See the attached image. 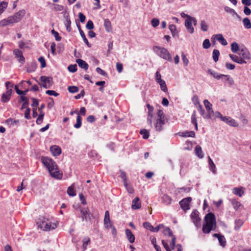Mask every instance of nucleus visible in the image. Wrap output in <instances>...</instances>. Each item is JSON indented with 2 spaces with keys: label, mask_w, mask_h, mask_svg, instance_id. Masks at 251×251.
<instances>
[{
  "label": "nucleus",
  "mask_w": 251,
  "mask_h": 251,
  "mask_svg": "<svg viewBox=\"0 0 251 251\" xmlns=\"http://www.w3.org/2000/svg\"><path fill=\"white\" fill-rule=\"evenodd\" d=\"M160 86L161 90L165 92L168 91L167 85L164 80H161L157 82Z\"/></svg>",
  "instance_id": "nucleus-39"
},
{
  "label": "nucleus",
  "mask_w": 251,
  "mask_h": 251,
  "mask_svg": "<svg viewBox=\"0 0 251 251\" xmlns=\"http://www.w3.org/2000/svg\"><path fill=\"white\" fill-rule=\"evenodd\" d=\"M208 162L209 169L212 172V173L214 174H216L217 173L216 166L210 156L208 157Z\"/></svg>",
  "instance_id": "nucleus-24"
},
{
  "label": "nucleus",
  "mask_w": 251,
  "mask_h": 251,
  "mask_svg": "<svg viewBox=\"0 0 251 251\" xmlns=\"http://www.w3.org/2000/svg\"><path fill=\"white\" fill-rule=\"evenodd\" d=\"M86 27L89 30L93 29L94 26L93 22L91 20H89L87 23Z\"/></svg>",
  "instance_id": "nucleus-61"
},
{
  "label": "nucleus",
  "mask_w": 251,
  "mask_h": 251,
  "mask_svg": "<svg viewBox=\"0 0 251 251\" xmlns=\"http://www.w3.org/2000/svg\"><path fill=\"white\" fill-rule=\"evenodd\" d=\"M71 21L70 18L68 16H67L66 17L65 25L66 27V29L68 32H70L71 30Z\"/></svg>",
  "instance_id": "nucleus-34"
},
{
  "label": "nucleus",
  "mask_w": 251,
  "mask_h": 251,
  "mask_svg": "<svg viewBox=\"0 0 251 251\" xmlns=\"http://www.w3.org/2000/svg\"><path fill=\"white\" fill-rule=\"evenodd\" d=\"M191 122L195 125V129L198 130V124L197 121L196 112L194 111L191 116Z\"/></svg>",
  "instance_id": "nucleus-36"
},
{
  "label": "nucleus",
  "mask_w": 251,
  "mask_h": 251,
  "mask_svg": "<svg viewBox=\"0 0 251 251\" xmlns=\"http://www.w3.org/2000/svg\"><path fill=\"white\" fill-rule=\"evenodd\" d=\"M80 34L81 37L82 38L84 42L87 45V46L89 48L91 47V45L89 43L88 40L87 39V38L85 36L84 33L83 32V31L82 30H80Z\"/></svg>",
  "instance_id": "nucleus-47"
},
{
  "label": "nucleus",
  "mask_w": 251,
  "mask_h": 251,
  "mask_svg": "<svg viewBox=\"0 0 251 251\" xmlns=\"http://www.w3.org/2000/svg\"><path fill=\"white\" fill-rule=\"evenodd\" d=\"M20 99L21 100L23 101V103L22 104L21 109H23L24 108L28 107V105L29 104L28 98L26 97L21 96Z\"/></svg>",
  "instance_id": "nucleus-27"
},
{
  "label": "nucleus",
  "mask_w": 251,
  "mask_h": 251,
  "mask_svg": "<svg viewBox=\"0 0 251 251\" xmlns=\"http://www.w3.org/2000/svg\"><path fill=\"white\" fill-rule=\"evenodd\" d=\"M191 218L193 223L197 228L201 226V219L199 217V212L197 210H194L191 214Z\"/></svg>",
  "instance_id": "nucleus-6"
},
{
  "label": "nucleus",
  "mask_w": 251,
  "mask_h": 251,
  "mask_svg": "<svg viewBox=\"0 0 251 251\" xmlns=\"http://www.w3.org/2000/svg\"><path fill=\"white\" fill-rule=\"evenodd\" d=\"M8 3L6 2L2 1L0 3V15H1L7 8Z\"/></svg>",
  "instance_id": "nucleus-42"
},
{
  "label": "nucleus",
  "mask_w": 251,
  "mask_h": 251,
  "mask_svg": "<svg viewBox=\"0 0 251 251\" xmlns=\"http://www.w3.org/2000/svg\"><path fill=\"white\" fill-rule=\"evenodd\" d=\"M163 202L166 205H169L171 203L172 199L167 195H164L162 197Z\"/></svg>",
  "instance_id": "nucleus-32"
},
{
  "label": "nucleus",
  "mask_w": 251,
  "mask_h": 251,
  "mask_svg": "<svg viewBox=\"0 0 251 251\" xmlns=\"http://www.w3.org/2000/svg\"><path fill=\"white\" fill-rule=\"evenodd\" d=\"M244 25L246 28H250L251 27V23L250 20L248 18H245L243 21Z\"/></svg>",
  "instance_id": "nucleus-41"
},
{
  "label": "nucleus",
  "mask_w": 251,
  "mask_h": 251,
  "mask_svg": "<svg viewBox=\"0 0 251 251\" xmlns=\"http://www.w3.org/2000/svg\"><path fill=\"white\" fill-rule=\"evenodd\" d=\"M153 107L152 106H151L150 108H148V116L147 118V121L150 126L152 127V119L153 118Z\"/></svg>",
  "instance_id": "nucleus-22"
},
{
  "label": "nucleus",
  "mask_w": 251,
  "mask_h": 251,
  "mask_svg": "<svg viewBox=\"0 0 251 251\" xmlns=\"http://www.w3.org/2000/svg\"><path fill=\"white\" fill-rule=\"evenodd\" d=\"M39 61L41 63V68H43L46 66V63L44 57L41 56L38 59Z\"/></svg>",
  "instance_id": "nucleus-59"
},
{
  "label": "nucleus",
  "mask_w": 251,
  "mask_h": 251,
  "mask_svg": "<svg viewBox=\"0 0 251 251\" xmlns=\"http://www.w3.org/2000/svg\"><path fill=\"white\" fill-rule=\"evenodd\" d=\"M223 121L226 123L229 126H232L234 127H236L238 126V123L235 120H234V119H232L231 118H230L229 117L225 116L224 119H223Z\"/></svg>",
  "instance_id": "nucleus-15"
},
{
  "label": "nucleus",
  "mask_w": 251,
  "mask_h": 251,
  "mask_svg": "<svg viewBox=\"0 0 251 251\" xmlns=\"http://www.w3.org/2000/svg\"><path fill=\"white\" fill-rule=\"evenodd\" d=\"M162 232L165 235H167L169 237H172V242L170 243V246L172 247V249L174 250L176 244V237L174 236L172 230L169 227H165Z\"/></svg>",
  "instance_id": "nucleus-9"
},
{
  "label": "nucleus",
  "mask_w": 251,
  "mask_h": 251,
  "mask_svg": "<svg viewBox=\"0 0 251 251\" xmlns=\"http://www.w3.org/2000/svg\"><path fill=\"white\" fill-rule=\"evenodd\" d=\"M81 126V118L79 114H78L76 118V123L74 125V127L78 128Z\"/></svg>",
  "instance_id": "nucleus-45"
},
{
  "label": "nucleus",
  "mask_w": 251,
  "mask_h": 251,
  "mask_svg": "<svg viewBox=\"0 0 251 251\" xmlns=\"http://www.w3.org/2000/svg\"><path fill=\"white\" fill-rule=\"evenodd\" d=\"M42 163L47 168L50 175L53 178L61 179L63 176L62 173L59 170L56 162L51 158L42 156L41 158Z\"/></svg>",
  "instance_id": "nucleus-1"
},
{
  "label": "nucleus",
  "mask_w": 251,
  "mask_h": 251,
  "mask_svg": "<svg viewBox=\"0 0 251 251\" xmlns=\"http://www.w3.org/2000/svg\"><path fill=\"white\" fill-rule=\"evenodd\" d=\"M153 50L160 57L170 62L172 61L171 54L166 49L159 46H154Z\"/></svg>",
  "instance_id": "nucleus-4"
},
{
  "label": "nucleus",
  "mask_w": 251,
  "mask_h": 251,
  "mask_svg": "<svg viewBox=\"0 0 251 251\" xmlns=\"http://www.w3.org/2000/svg\"><path fill=\"white\" fill-rule=\"evenodd\" d=\"M157 118L156 119L165 120V115L162 110H158L157 111Z\"/></svg>",
  "instance_id": "nucleus-52"
},
{
  "label": "nucleus",
  "mask_w": 251,
  "mask_h": 251,
  "mask_svg": "<svg viewBox=\"0 0 251 251\" xmlns=\"http://www.w3.org/2000/svg\"><path fill=\"white\" fill-rule=\"evenodd\" d=\"M120 177L123 180L124 186L126 187H127V177H126V173L124 172H121Z\"/></svg>",
  "instance_id": "nucleus-50"
},
{
  "label": "nucleus",
  "mask_w": 251,
  "mask_h": 251,
  "mask_svg": "<svg viewBox=\"0 0 251 251\" xmlns=\"http://www.w3.org/2000/svg\"><path fill=\"white\" fill-rule=\"evenodd\" d=\"M131 207L133 209H138L141 207V203L139 201V199L136 197L132 201Z\"/></svg>",
  "instance_id": "nucleus-26"
},
{
  "label": "nucleus",
  "mask_w": 251,
  "mask_h": 251,
  "mask_svg": "<svg viewBox=\"0 0 251 251\" xmlns=\"http://www.w3.org/2000/svg\"><path fill=\"white\" fill-rule=\"evenodd\" d=\"M224 9L226 12L230 13L233 16H234V14H236V12L234 9H233L228 6H226Z\"/></svg>",
  "instance_id": "nucleus-60"
},
{
  "label": "nucleus",
  "mask_w": 251,
  "mask_h": 251,
  "mask_svg": "<svg viewBox=\"0 0 251 251\" xmlns=\"http://www.w3.org/2000/svg\"><path fill=\"white\" fill-rule=\"evenodd\" d=\"M240 55L242 56L243 58L239 57L234 54H229V57L233 61L239 64L246 63V61L244 60V59L247 58V55H246L243 50H242L241 51L240 53Z\"/></svg>",
  "instance_id": "nucleus-5"
},
{
  "label": "nucleus",
  "mask_w": 251,
  "mask_h": 251,
  "mask_svg": "<svg viewBox=\"0 0 251 251\" xmlns=\"http://www.w3.org/2000/svg\"><path fill=\"white\" fill-rule=\"evenodd\" d=\"M80 212L82 221L91 220L93 217V214L90 212L88 207L80 208Z\"/></svg>",
  "instance_id": "nucleus-8"
},
{
  "label": "nucleus",
  "mask_w": 251,
  "mask_h": 251,
  "mask_svg": "<svg viewBox=\"0 0 251 251\" xmlns=\"http://www.w3.org/2000/svg\"><path fill=\"white\" fill-rule=\"evenodd\" d=\"M151 25L153 27H156L159 24V21L157 19L153 18L151 21Z\"/></svg>",
  "instance_id": "nucleus-63"
},
{
  "label": "nucleus",
  "mask_w": 251,
  "mask_h": 251,
  "mask_svg": "<svg viewBox=\"0 0 251 251\" xmlns=\"http://www.w3.org/2000/svg\"><path fill=\"white\" fill-rule=\"evenodd\" d=\"M52 5L53 6L52 10L54 11H61L64 9V6L60 4H53Z\"/></svg>",
  "instance_id": "nucleus-40"
},
{
  "label": "nucleus",
  "mask_w": 251,
  "mask_h": 251,
  "mask_svg": "<svg viewBox=\"0 0 251 251\" xmlns=\"http://www.w3.org/2000/svg\"><path fill=\"white\" fill-rule=\"evenodd\" d=\"M169 28L173 36H174L176 35V25H171L169 26Z\"/></svg>",
  "instance_id": "nucleus-56"
},
{
  "label": "nucleus",
  "mask_w": 251,
  "mask_h": 251,
  "mask_svg": "<svg viewBox=\"0 0 251 251\" xmlns=\"http://www.w3.org/2000/svg\"><path fill=\"white\" fill-rule=\"evenodd\" d=\"M50 151L54 156H57L61 154V149L57 146H52L50 148Z\"/></svg>",
  "instance_id": "nucleus-20"
},
{
  "label": "nucleus",
  "mask_w": 251,
  "mask_h": 251,
  "mask_svg": "<svg viewBox=\"0 0 251 251\" xmlns=\"http://www.w3.org/2000/svg\"><path fill=\"white\" fill-rule=\"evenodd\" d=\"M68 89L69 92L71 93H76L79 90L78 88L75 86H69Z\"/></svg>",
  "instance_id": "nucleus-51"
},
{
  "label": "nucleus",
  "mask_w": 251,
  "mask_h": 251,
  "mask_svg": "<svg viewBox=\"0 0 251 251\" xmlns=\"http://www.w3.org/2000/svg\"><path fill=\"white\" fill-rule=\"evenodd\" d=\"M90 243L89 237H85L83 240V248L85 250L87 248V246Z\"/></svg>",
  "instance_id": "nucleus-49"
},
{
  "label": "nucleus",
  "mask_w": 251,
  "mask_h": 251,
  "mask_svg": "<svg viewBox=\"0 0 251 251\" xmlns=\"http://www.w3.org/2000/svg\"><path fill=\"white\" fill-rule=\"evenodd\" d=\"M213 36H215L217 40L222 45L226 46L227 44V41L223 37L222 34H218L214 35Z\"/></svg>",
  "instance_id": "nucleus-23"
},
{
  "label": "nucleus",
  "mask_w": 251,
  "mask_h": 251,
  "mask_svg": "<svg viewBox=\"0 0 251 251\" xmlns=\"http://www.w3.org/2000/svg\"><path fill=\"white\" fill-rule=\"evenodd\" d=\"M200 25L201 28L203 31L206 32L208 30V25L204 20L201 21Z\"/></svg>",
  "instance_id": "nucleus-37"
},
{
  "label": "nucleus",
  "mask_w": 251,
  "mask_h": 251,
  "mask_svg": "<svg viewBox=\"0 0 251 251\" xmlns=\"http://www.w3.org/2000/svg\"><path fill=\"white\" fill-rule=\"evenodd\" d=\"M220 55V51L217 49H214L212 53V57L214 61L217 62L219 60V57Z\"/></svg>",
  "instance_id": "nucleus-35"
},
{
  "label": "nucleus",
  "mask_w": 251,
  "mask_h": 251,
  "mask_svg": "<svg viewBox=\"0 0 251 251\" xmlns=\"http://www.w3.org/2000/svg\"><path fill=\"white\" fill-rule=\"evenodd\" d=\"M198 110L200 112V114L202 116V117L205 119L209 118L208 114H206L205 113V111L203 109L202 106L199 103V106L198 107Z\"/></svg>",
  "instance_id": "nucleus-33"
},
{
  "label": "nucleus",
  "mask_w": 251,
  "mask_h": 251,
  "mask_svg": "<svg viewBox=\"0 0 251 251\" xmlns=\"http://www.w3.org/2000/svg\"><path fill=\"white\" fill-rule=\"evenodd\" d=\"M181 56H182L183 62L184 64V65L185 66H187L189 63L188 59L187 58L186 55L184 54L183 52L182 53Z\"/></svg>",
  "instance_id": "nucleus-62"
},
{
  "label": "nucleus",
  "mask_w": 251,
  "mask_h": 251,
  "mask_svg": "<svg viewBox=\"0 0 251 251\" xmlns=\"http://www.w3.org/2000/svg\"><path fill=\"white\" fill-rule=\"evenodd\" d=\"M243 224V222L241 220H237L235 221V229L238 230L240 226Z\"/></svg>",
  "instance_id": "nucleus-64"
},
{
  "label": "nucleus",
  "mask_w": 251,
  "mask_h": 251,
  "mask_svg": "<svg viewBox=\"0 0 251 251\" xmlns=\"http://www.w3.org/2000/svg\"><path fill=\"white\" fill-rule=\"evenodd\" d=\"M191 201L192 198L191 197H187L180 201L179 202V204L180 205L181 208L184 211H186L189 209V204L191 202Z\"/></svg>",
  "instance_id": "nucleus-10"
},
{
  "label": "nucleus",
  "mask_w": 251,
  "mask_h": 251,
  "mask_svg": "<svg viewBox=\"0 0 251 251\" xmlns=\"http://www.w3.org/2000/svg\"><path fill=\"white\" fill-rule=\"evenodd\" d=\"M232 192L234 195L241 197L244 193L243 188L235 187L232 189Z\"/></svg>",
  "instance_id": "nucleus-29"
},
{
  "label": "nucleus",
  "mask_w": 251,
  "mask_h": 251,
  "mask_svg": "<svg viewBox=\"0 0 251 251\" xmlns=\"http://www.w3.org/2000/svg\"><path fill=\"white\" fill-rule=\"evenodd\" d=\"M51 32L54 35L55 40L57 41H60L61 40V37L59 36L58 33L55 31L54 29L51 30Z\"/></svg>",
  "instance_id": "nucleus-55"
},
{
  "label": "nucleus",
  "mask_w": 251,
  "mask_h": 251,
  "mask_svg": "<svg viewBox=\"0 0 251 251\" xmlns=\"http://www.w3.org/2000/svg\"><path fill=\"white\" fill-rule=\"evenodd\" d=\"M77 65L76 64L74 65H70L68 66V70L72 73H74L77 70Z\"/></svg>",
  "instance_id": "nucleus-58"
},
{
  "label": "nucleus",
  "mask_w": 251,
  "mask_h": 251,
  "mask_svg": "<svg viewBox=\"0 0 251 251\" xmlns=\"http://www.w3.org/2000/svg\"><path fill=\"white\" fill-rule=\"evenodd\" d=\"M126 236L128 240L130 243H133L135 241L134 235L132 233L131 231L129 229H126L125 230Z\"/></svg>",
  "instance_id": "nucleus-21"
},
{
  "label": "nucleus",
  "mask_w": 251,
  "mask_h": 251,
  "mask_svg": "<svg viewBox=\"0 0 251 251\" xmlns=\"http://www.w3.org/2000/svg\"><path fill=\"white\" fill-rule=\"evenodd\" d=\"M195 151L196 155L200 158L203 157V153L201 148L200 146H197L195 149Z\"/></svg>",
  "instance_id": "nucleus-28"
},
{
  "label": "nucleus",
  "mask_w": 251,
  "mask_h": 251,
  "mask_svg": "<svg viewBox=\"0 0 251 251\" xmlns=\"http://www.w3.org/2000/svg\"><path fill=\"white\" fill-rule=\"evenodd\" d=\"M38 226L45 231H49L55 229L57 225L55 223H52L48 219L42 217L37 222Z\"/></svg>",
  "instance_id": "nucleus-3"
},
{
  "label": "nucleus",
  "mask_w": 251,
  "mask_h": 251,
  "mask_svg": "<svg viewBox=\"0 0 251 251\" xmlns=\"http://www.w3.org/2000/svg\"><path fill=\"white\" fill-rule=\"evenodd\" d=\"M143 226L147 229L152 232L153 226L148 222H146L143 223Z\"/></svg>",
  "instance_id": "nucleus-48"
},
{
  "label": "nucleus",
  "mask_w": 251,
  "mask_h": 251,
  "mask_svg": "<svg viewBox=\"0 0 251 251\" xmlns=\"http://www.w3.org/2000/svg\"><path fill=\"white\" fill-rule=\"evenodd\" d=\"M25 14L24 10L19 11L18 12L16 13L15 14L12 16L15 23L19 22L22 18L24 17Z\"/></svg>",
  "instance_id": "nucleus-19"
},
{
  "label": "nucleus",
  "mask_w": 251,
  "mask_h": 251,
  "mask_svg": "<svg viewBox=\"0 0 251 251\" xmlns=\"http://www.w3.org/2000/svg\"><path fill=\"white\" fill-rule=\"evenodd\" d=\"M104 225L106 228H108L109 226H112V224L110 220V214L108 211L105 212L104 218Z\"/></svg>",
  "instance_id": "nucleus-14"
},
{
  "label": "nucleus",
  "mask_w": 251,
  "mask_h": 251,
  "mask_svg": "<svg viewBox=\"0 0 251 251\" xmlns=\"http://www.w3.org/2000/svg\"><path fill=\"white\" fill-rule=\"evenodd\" d=\"M75 188V184H72L70 186H69L68 188L67 189V194L70 196L72 197L75 196L76 195L75 192L74 190Z\"/></svg>",
  "instance_id": "nucleus-30"
},
{
  "label": "nucleus",
  "mask_w": 251,
  "mask_h": 251,
  "mask_svg": "<svg viewBox=\"0 0 251 251\" xmlns=\"http://www.w3.org/2000/svg\"><path fill=\"white\" fill-rule=\"evenodd\" d=\"M40 80H41V83H39V84L44 88H50L52 85V77L46 76H41L40 78Z\"/></svg>",
  "instance_id": "nucleus-7"
},
{
  "label": "nucleus",
  "mask_w": 251,
  "mask_h": 251,
  "mask_svg": "<svg viewBox=\"0 0 251 251\" xmlns=\"http://www.w3.org/2000/svg\"><path fill=\"white\" fill-rule=\"evenodd\" d=\"M208 72L213 76L215 78L217 79H220L221 78V76L222 74H218L217 73L214 72V71L209 69L208 70Z\"/></svg>",
  "instance_id": "nucleus-38"
},
{
  "label": "nucleus",
  "mask_w": 251,
  "mask_h": 251,
  "mask_svg": "<svg viewBox=\"0 0 251 251\" xmlns=\"http://www.w3.org/2000/svg\"><path fill=\"white\" fill-rule=\"evenodd\" d=\"M12 93V90L11 89L7 90L2 94L1 98V101L4 103L8 101L10 99Z\"/></svg>",
  "instance_id": "nucleus-13"
},
{
  "label": "nucleus",
  "mask_w": 251,
  "mask_h": 251,
  "mask_svg": "<svg viewBox=\"0 0 251 251\" xmlns=\"http://www.w3.org/2000/svg\"><path fill=\"white\" fill-rule=\"evenodd\" d=\"M216 226L217 224L215 215L211 212L207 214L204 218V223L202 227V232L204 234H208L212 230H215Z\"/></svg>",
  "instance_id": "nucleus-2"
},
{
  "label": "nucleus",
  "mask_w": 251,
  "mask_h": 251,
  "mask_svg": "<svg viewBox=\"0 0 251 251\" xmlns=\"http://www.w3.org/2000/svg\"><path fill=\"white\" fill-rule=\"evenodd\" d=\"M185 25L189 33L192 34L194 32V29L192 26V22L190 19V16H187V18L185 22Z\"/></svg>",
  "instance_id": "nucleus-12"
},
{
  "label": "nucleus",
  "mask_w": 251,
  "mask_h": 251,
  "mask_svg": "<svg viewBox=\"0 0 251 251\" xmlns=\"http://www.w3.org/2000/svg\"><path fill=\"white\" fill-rule=\"evenodd\" d=\"M140 133L143 136L144 139H148L149 137V132L145 129L141 130Z\"/></svg>",
  "instance_id": "nucleus-44"
},
{
  "label": "nucleus",
  "mask_w": 251,
  "mask_h": 251,
  "mask_svg": "<svg viewBox=\"0 0 251 251\" xmlns=\"http://www.w3.org/2000/svg\"><path fill=\"white\" fill-rule=\"evenodd\" d=\"M104 26L105 30L107 32H110L112 30L111 24L108 19H105L104 22Z\"/></svg>",
  "instance_id": "nucleus-31"
},
{
  "label": "nucleus",
  "mask_w": 251,
  "mask_h": 251,
  "mask_svg": "<svg viewBox=\"0 0 251 251\" xmlns=\"http://www.w3.org/2000/svg\"><path fill=\"white\" fill-rule=\"evenodd\" d=\"M76 62L81 68L84 69L85 71L88 70L89 66L85 61L81 59H77Z\"/></svg>",
  "instance_id": "nucleus-25"
},
{
  "label": "nucleus",
  "mask_w": 251,
  "mask_h": 251,
  "mask_svg": "<svg viewBox=\"0 0 251 251\" xmlns=\"http://www.w3.org/2000/svg\"><path fill=\"white\" fill-rule=\"evenodd\" d=\"M210 41L208 39H206L204 40L202 44V47L205 49H207L210 47Z\"/></svg>",
  "instance_id": "nucleus-54"
},
{
  "label": "nucleus",
  "mask_w": 251,
  "mask_h": 251,
  "mask_svg": "<svg viewBox=\"0 0 251 251\" xmlns=\"http://www.w3.org/2000/svg\"><path fill=\"white\" fill-rule=\"evenodd\" d=\"M44 116V113L42 112H41L39 116L38 117L37 120H36V124L38 125L41 124L43 121V118Z\"/></svg>",
  "instance_id": "nucleus-53"
},
{
  "label": "nucleus",
  "mask_w": 251,
  "mask_h": 251,
  "mask_svg": "<svg viewBox=\"0 0 251 251\" xmlns=\"http://www.w3.org/2000/svg\"><path fill=\"white\" fill-rule=\"evenodd\" d=\"M232 204L234 207V208L236 210L238 209V208L240 206V203L236 201L235 200H232L231 201Z\"/></svg>",
  "instance_id": "nucleus-57"
},
{
  "label": "nucleus",
  "mask_w": 251,
  "mask_h": 251,
  "mask_svg": "<svg viewBox=\"0 0 251 251\" xmlns=\"http://www.w3.org/2000/svg\"><path fill=\"white\" fill-rule=\"evenodd\" d=\"M165 121L164 120H156L154 128L156 131H160L163 129V126L165 124Z\"/></svg>",
  "instance_id": "nucleus-16"
},
{
  "label": "nucleus",
  "mask_w": 251,
  "mask_h": 251,
  "mask_svg": "<svg viewBox=\"0 0 251 251\" xmlns=\"http://www.w3.org/2000/svg\"><path fill=\"white\" fill-rule=\"evenodd\" d=\"M219 242V243L221 246L224 247L226 245V239L223 235H221L220 237L218 239Z\"/></svg>",
  "instance_id": "nucleus-46"
},
{
  "label": "nucleus",
  "mask_w": 251,
  "mask_h": 251,
  "mask_svg": "<svg viewBox=\"0 0 251 251\" xmlns=\"http://www.w3.org/2000/svg\"><path fill=\"white\" fill-rule=\"evenodd\" d=\"M221 79L223 82H226V83L229 85L231 86L233 84L234 81L229 75H222Z\"/></svg>",
  "instance_id": "nucleus-17"
},
{
  "label": "nucleus",
  "mask_w": 251,
  "mask_h": 251,
  "mask_svg": "<svg viewBox=\"0 0 251 251\" xmlns=\"http://www.w3.org/2000/svg\"><path fill=\"white\" fill-rule=\"evenodd\" d=\"M231 50L233 53H236L239 50L238 44L236 42H233L231 45Z\"/></svg>",
  "instance_id": "nucleus-43"
},
{
  "label": "nucleus",
  "mask_w": 251,
  "mask_h": 251,
  "mask_svg": "<svg viewBox=\"0 0 251 251\" xmlns=\"http://www.w3.org/2000/svg\"><path fill=\"white\" fill-rule=\"evenodd\" d=\"M14 54L16 58H19V61L22 63L25 62V57L23 55L22 51L19 49H15L14 50Z\"/></svg>",
  "instance_id": "nucleus-18"
},
{
  "label": "nucleus",
  "mask_w": 251,
  "mask_h": 251,
  "mask_svg": "<svg viewBox=\"0 0 251 251\" xmlns=\"http://www.w3.org/2000/svg\"><path fill=\"white\" fill-rule=\"evenodd\" d=\"M203 103L207 110V114L209 118H211V117L214 115V111L212 109V105L207 100H204Z\"/></svg>",
  "instance_id": "nucleus-11"
}]
</instances>
